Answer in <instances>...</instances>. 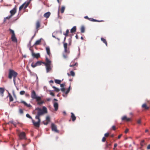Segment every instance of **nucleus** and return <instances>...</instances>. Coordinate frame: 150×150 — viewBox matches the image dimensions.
Here are the masks:
<instances>
[{
	"mask_svg": "<svg viewBox=\"0 0 150 150\" xmlns=\"http://www.w3.org/2000/svg\"><path fill=\"white\" fill-rule=\"evenodd\" d=\"M36 110H38V111L37 115L35 117V119H40V116L47 112V108L45 106H43L42 109L39 108H36L33 112V114H34V113H35V111Z\"/></svg>",
	"mask_w": 150,
	"mask_h": 150,
	"instance_id": "f257e3e1",
	"label": "nucleus"
},
{
	"mask_svg": "<svg viewBox=\"0 0 150 150\" xmlns=\"http://www.w3.org/2000/svg\"><path fill=\"white\" fill-rule=\"evenodd\" d=\"M18 75V73L12 69H10L9 70V73L8 77L10 79H12V76L14 77H16Z\"/></svg>",
	"mask_w": 150,
	"mask_h": 150,
	"instance_id": "f03ea898",
	"label": "nucleus"
},
{
	"mask_svg": "<svg viewBox=\"0 0 150 150\" xmlns=\"http://www.w3.org/2000/svg\"><path fill=\"white\" fill-rule=\"evenodd\" d=\"M38 121L37 122H35L34 120L33 119L32 120V122L34 125L35 127H39L40 125V122L41 121L40 119H37Z\"/></svg>",
	"mask_w": 150,
	"mask_h": 150,
	"instance_id": "7ed1b4c3",
	"label": "nucleus"
},
{
	"mask_svg": "<svg viewBox=\"0 0 150 150\" xmlns=\"http://www.w3.org/2000/svg\"><path fill=\"white\" fill-rule=\"evenodd\" d=\"M51 127L52 131H54L57 133H59V131L57 129V126L53 123L51 124Z\"/></svg>",
	"mask_w": 150,
	"mask_h": 150,
	"instance_id": "20e7f679",
	"label": "nucleus"
},
{
	"mask_svg": "<svg viewBox=\"0 0 150 150\" xmlns=\"http://www.w3.org/2000/svg\"><path fill=\"white\" fill-rule=\"evenodd\" d=\"M42 62L40 61H38L34 64H33L32 63L31 64V66L33 68H35L36 66L40 65L42 63H43Z\"/></svg>",
	"mask_w": 150,
	"mask_h": 150,
	"instance_id": "39448f33",
	"label": "nucleus"
},
{
	"mask_svg": "<svg viewBox=\"0 0 150 150\" xmlns=\"http://www.w3.org/2000/svg\"><path fill=\"white\" fill-rule=\"evenodd\" d=\"M46 62H43V64H45V65H51V61H50L47 57V56H46Z\"/></svg>",
	"mask_w": 150,
	"mask_h": 150,
	"instance_id": "423d86ee",
	"label": "nucleus"
},
{
	"mask_svg": "<svg viewBox=\"0 0 150 150\" xmlns=\"http://www.w3.org/2000/svg\"><path fill=\"white\" fill-rule=\"evenodd\" d=\"M31 96L33 99H35V98L37 96L35 91L34 90L32 91Z\"/></svg>",
	"mask_w": 150,
	"mask_h": 150,
	"instance_id": "0eeeda50",
	"label": "nucleus"
},
{
	"mask_svg": "<svg viewBox=\"0 0 150 150\" xmlns=\"http://www.w3.org/2000/svg\"><path fill=\"white\" fill-rule=\"evenodd\" d=\"M32 56L33 57H35L36 58H38L40 56V54L39 53L35 54L33 52V50H32Z\"/></svg>",
	"mask_w": 150,
	"mask_h": 150,
	"instance_id": "6e6552de",
	"label": "nucleus"
},
{
	"mask_svg": "<svg viewBox=\"0 0 150 150\" xmlns=\"http://www.w3.org/2000/svg\"><path fill=\"white\" fill-rule=\"evenodd\" d=\"M25 134L24 132H22L19 135V137L20 139H25Z\"/></svg>",
	"mask_w": 150,
	"mask_h": 150,
	"instance_id": "1a4fd4ad",
	"label": "nucleus"
},
{
	"mask_svg": "<svg viewBox=\"0 0 150 150\" xmlns=\"http://www.w3.org/2000/svg\"><path fill=\"white\" fill-rule=\"evenodd\" d=\"M11 39L12 41L14 42H17V39L15 36V35H11Z\"/></svg>",
	"mask_w": 150,
	"mask_h": 150,
	"instance_id": "9d476101",
	"label": "nucleus"
},
{
	"mask_svg": "<svg viewBox=\"0 0 150 150\" xmlns=\"http://www.w3.org/2000/svg\"><path fill=\"white\" fill-rule=\"evenodd\" d=\"M16 10L15 8H14L13 9L10 11V13H11V16L13 15L16 12Z\"/></svg>",
	"mask_w": 150,
	"mask_h": 150,
	"instance_id": "9b49d317",
	"label": "nucleus"
},
{
	"mask_svg": "<svg viewBox=\"0 0 150 150\" xmlns=\"http://www.w3.org/2000/svg\"><path fill=\"white\" fill-rule=\"evenodd\" d=\"M21 102L23 103L24 105L28 107H32V105L30 104H27L25 101L23 100H21Z\"/></svg>",
	"mask_w": 150,
	"mask_h": 150,
	"instance_id": "f8f14e48",
	"label": "nucleus"
},
{
	"mask_svg": "<svg viewBox=\"0 0 150 150\" xmlns=\"http://www.w3.org/2000/svg\"><path fill=\"white\" fill-rule=\"evenodd\" d=\"M54 108L55 110L57 111L58 108V104L57 102H54Z\"/></svg>",
	"mask_w": 150,
	"mask_h": 150,
	"instance_id": "ddd939ff",
	"label": "nucleus"
},
{
	"mask_svg": "<svg viewBox=\"0 0 150 150\" xmlns=\"http://www.w3.org/2000/svg\"><path fill=\"white\" fill-rule=\"evenodd\" d=\"M4 91V89L3 88H0V96L2 97L3 96Z\"/></svg>",
	"mask_w": 150,
	"mask_h": 150,
	"instance_id": "4468645a",
	"label": "nucleus"
},
{
	"mask_svg": "<svg viewBox=\"0 0 150 150\" xmlns=\"http://www.w3.org/2000/svg\"><path fill=\"white\" fill-rule=\"evenodd\" d=\"M46 67V70L47 73H48L51 69L50 65H45Z\"/></svg>",
	"mask_w": 150,
	"mask_h": 150,
	"instance_id": "2eb2a0df",
	"label": "nucleus"
},
{
	"mask_svg": "<svg viewBox=\"0 0 150 150\" xmlns=\"http://www.w3.org/2000/svg\"><path fill=\"white\" fill-rule=\"evenodd\" d=\"M50 15V12H47L45 13L44 15V16L46 18H48Z\"/></svg>",
	"mask_w": 150,
	"mask_h": 150,
	"instance_id": "dca6fc26",
	"label": "nucleus"
},
{
	"mask_svg": "<svg viewBox=\"0 0 150 150\" xmlns=\"http://www.w3.org/2000/svg\"><path fill=\"white\" fill-rule=\"evenodd\" d=\"M76 26H74L70 30V32L73 33L75 32L76 31Z\"/></svg>",
	"mask_w": 150,
	"mask_h": 150,
	"instance_id": "f3484780",
	"label": "nucleus"
},
{
	"mask_svg": "<svg viewBox=\"0 0 150 150\" xmlns=\"http://www.w3.org/2000/svg\"><path fill=\"white\" fill-rule=\"evenodd\" d=\"M71 118L72 121H74L76 119V117L74 115V114L73 112L71 113Z\"/></svg>",
	"mask_w": 150,
	"mask_h": 150,
	"instance_id": "a211bd4d",
	"label": "nucleus"
},
{
	"mask_svg": "<svg viewBox=\"0 0 150 150\" xmlns=\"http://www.w3.org/2000/svg\"><path fill=\"white\" fill-rule=\"evenodd\" d=\"M42 39V38H40V39L38 40H37L36 42H35L33 46L34 45H39L40 42H41V40Z\"/></svg>",
	"mask_w": 150,
	"mask_h": 150,
	"instance_id": "6ab92c4d",
	"label": "nucleus"
},
{
	"mask_svg": "<svg viewBox=\"0 0 150 150\" xmlns=\"http://www.w3.org/2000/svg\"><path fill=\"white\" fill-rule=\"evenodd\" d=\"M101 40L105 44L106 46H107V43L106 40L105 39H104L103 38H101Z\"/></svg>",
	"mask_w": 150,
	"mask_h": 150,
	"instance_id": "aec40b11",
	"label": "nucleus"
},
{
	"mask_svg": "<svg viewBox=\"0 0 150 150\" xmlns=\"http://www.w3.org/2000/svg\"><path fill=\"white\" fill-rule=\"evenodd\" d=\"M46 49L47 54L48 55H50V50L49 47H46Z\"/></svg>",
	"mask_w": 150,
	"mask_h": 150,
	"instance_id": "412c9836",
	"label": "nucleus"
},
{
	"mask_svg": "<svg viewBox=\"0 0 150 150\" xmlns=\"http://www.w3.org/2000/svg\"><path fill=\"white\" fill-rule=\"evenodd\" d=\"M52 87L54 89V91L57 92H59L60 90L59 89L55 86H52Z\"/></svg>",
	"mask_w": 150,
	"mask_h": 150,
	"instance_id": "4be33fe9",
	"label": "nucleus"
},
{
	"mask_svg": "<svg viewBox=\"0 0 150 150\" xmlns=\"http://www.w3.org/2000/svg\"><path fill=\"white\" fill-rule=\"evenodd\" d=\"M142 107L143 108H144L145 109L148 110L149 108V107H147L146 103H144L142 105Z\"/></svg>",
	"mask_w": 150,
	"mask_h": 150,
	"instance_id": "5701e85b",
	"label": "nucleus"
},
{
	"mask_svg": "<svg viewBox=\"0 0 150 150\" xmlns=\"http://www.w3.org/2000/svg\"><path fill=\"white\" fill-rule=\"evenodd\" d=\"M40 23L39 21H37L36 23V28L38 29L40 27Z\"/></svg>",
	"mask_w": 150,
	"mask_h": 150,
	"instance_id": "b1692460",
	"label": "nucleus"
},
{
	"mask_svg": "<svg viewBox=\"0 0 150 150\" xmlns=\"http://www.w3.org/2000/svg\"><path fill=\"white\" fill-rule=\"evenodd\" d=\"M69 29H67L66 31V32L65 33H63V35L66 36V37H67L68 36V33H69Z\"/></svg>",
	"mask_w": 150,
	"mask_h": 150,
	"instance_id": "393cba45",
	"label": "nucleus"
},
{
	"mask_svg": "<svg viewBox=\"0 0 150 150\" xmlns=\"http://www.w3.org/2000/svg\"><path fill=\"white\" fill-rule=\"evenodd\" d=\"M35 99L37 101H39L41 100V98L39 96H37L35 98Z\"/></svg>",
	"mask_w": 150,
	"mask_h": 150,
	"instance_id": "a878e982",
	"label": "nucleus"
},
{
	"mask_svg": "<svg viewBox=\"0 0 150 150\" xmlns=\"http://www.w3.org/2000/svg\"><path fill=\"white\" fill-rule=\"evenodd\" d=\"M72 38V37H71V38H69L68 40V42H69L68 45L69 46H70L71 45V41H72V40H71Z\"/></svg>",
	"mask_w": 150,
	"mask_h": 150,
	"instance_id": "bb28decb",
	"label": "nucleus"
},
{
	"mask_svg": "<svg viewBox=\"0 0 150 150\" xmlns=\"http://www.w3.org/2000/svg\"><path fill=\"white\" fill-rule=\"evenodd\" d=\"M55 82L58 84H60L61 82V81L59 80L55 79Z\"/></svg>",
	"mask_w": 150,
	"mask_h": 150,
	"instance_id": "cd10ccee",
	"label": "nucleus"
},
{
	"mask_svg": "<svg viewBox=\"0 0 150 150\" xmlns=\"http://www.w3.org/2000/svg\"><path fill=\"white\" fill-rule=\"evenodd\" d=\"M81 33H84L85 32V28L83 26L81 27Z\"/></svg>",
	"mask_w": 150,
	"mask_h": 150,
	"instance_id": "c85d7f7f",
	"label": "nucleus"
},
{
	"mask_svg": "<svg viewBox=\"0 0 150 150\" xmlns=\"http://www.w3.org/2000/svg\"><path fill=\"white\" fill-rule=\"evenodd\" d=\"M71 86L70 85L69 86L68 89H67V90L66 91V92H65V94H67L69 92Z\"/></svg>",
	"mask_w": 150,
	"mask_h": 150,
	"instance_id": "c756f323",
	"label": "nucleus"
},
{
	"mask_svg": "<svg viewBox=\"0 0 150 150\" xmlns=\"http://www.w3.org/2000/svg\"><path fill=\"white\" fill-rule=\"evenodd\" d=\"M26 116L27 117L31 119L32 121V120H33L31 116H30L29 114L28 113L26 115Z\"/></svg>",
	"mask_w": 150,
	"mask_h": 150,
	"instance_id": "7c9ffc66",
	"label": "nucleus"
},
{
	"mask_svg": "<svg viewBox=\"0 0 150 150\" xmlns=\"http://www.w3.org/2000/svg\"><path fill=\"white\" fill-rule=\"evenodd\" d=\"M24 3H25V5H24V6L23 8H24V9H25L28 6L29 4V3L28 2L27 3H26V2H25Z\"/></svg>",
	"mask_w": 150,
	"mask_h": 150,
	"instance_id": "2f4dec72",
	"label": "nucleus"
},
{
	"mask_svg": "<svg viewBox=\"0 0 150 150\" xmlns=\"http://www.w3.org/2000/svg\"><path fill=\"white\" fill-rule=\"evenodd\" d=\"M9 30L10 32L12 33V35H15V34L14 33V32L13 30H12V29H9Z\"/></svg>",
	"mask_w": 150,
	"mask_h": 150,
	"instance_id": "473e14b6",
	"label": "nucleus"
},
{
	"mask_svg": "<svg viewBox=\"0 0 150 150\" xmlns=\"http://www.w3.org/2000/svg\"><path fill=\"white\" fill-rule=\"evenodd\" d=\"M65 7L64 6H62L61 9V13H63L64 12L65 10Z\"/></svg>",
	"mask_w": 150,
	"mask_h": 150,
	"instance_id": "72a5a7b5",
	"label": "nucleus"
},
{
	"mask_svg": "<svg viewBox=\"0 0 150 150\" xmlns=\"http://www.w3.org/2000/svg\"><path fill=\"white\" fill-rule=\"evenodd\" d=\"M25 3H24L23 4H22L19 8V10H21L23 7L24 6V5H25Z\"/></svg>",
	"mask_w": 150,
	"mask_h": 150,
	"instance_id": "f704fd0d",
	"label": "nucleus"
},
{
	"mask_svg": "<svg viewBox=\"0 0 150 150\" xmlns=\"http://www.w3.org/2000/svg\"><path fill=\"white\" fill-rule=\"evenodd\" d=\"M70 74L71 75L73 76H75V73L73 71H70Z\"/></svg>",
	"mask_w": 150,
	"mask_h": 150,
	"instance_id": "c9c22d12",
	"label": "nucleus"
},
{
	"mask_svg": "<svg viewBox=\"0 0 150 150\" xmlns=\"http://www.w3.org/2000/svg\"><path fill=\"white\" fill-rule=\"evenodd\" d=\"M46 120H47V122H49L50 121V117L49 116H47L46 117Z\"/></svg>",
	"mask_w": 150,
	"mask_h": 150,
	"instance_id": "e433bc0d",
	"label": "nucleus"
},
{
	"mask_svg": "<svg viewBox=\"0 0 150 150\" xmlns=\"http://www.w3.org/2000/svg\"><path fill=\"white\" fill-rule=\"evenodd\" d=\"M25 93V91H22L20 92V94L21 95H23Z\"/></svg>",
	"mask_w": 150,
	"mask_h": 150,
	"instance_id": "4c0bfd02",
	"label": "nucleus"
},
{
	"mask_svg": "<svg viewBox=\"0 0 150 150\" xmlns=\"http://www.w3.org/2000/svg\"><path fill=\"white\" fill-rule=\"evenodd\" d=\"M49 91L50 92V94L53 96H54L55 95L54 93L52 92L51 90H50Z\"/></svg>",
	"mask_w": 150,
	"mask_h": 150,
	"instance_id": "58836bf2",
	"label": "nucleus"
},
{
	"mask_svg": "<svg viewBox=\"0 0 150 150\" xmlns=\"http://www.w3.org/2000/svg\"><path fill=\"white\" fill-rule=\"evenodd\" d=\"M13 99L12 96H10V97H9V101L10 102H11V101H13Z\"/></svg>",
	"mask_w": 150,
	"mask_h": 150,
	"instance_id": "ea45409f",
	"label": "nucleus"
},
{
	"mask_svg": "<svg viewBox=\"0 0 150 150\" xmlns=\"http://www.w3.org/2000/svg\"><path fill=\"white\" fill-rule=\"evenodd\" d=\"M67 43H64V48H67Z\"/></svg>",
	"mask_w": 150,
	"mask_h": 150,
	"instance_id": "a19ab883",
	"label": "nucleus"
},
{
	"mask_svg": "<svg viewBox=\"0 0 150 150\" xmlns=\"http://www.w3.org/2000/svg\"><path fill=\"white\" fill-rule=\"evenodd\" d=\"M137 123L139 124H140L141 122V119H139L137 121Z\"/></svg>",
	"mask_w": 150,
	"mask_h": 150,
	"instance_id": "79ce46f5",
	"label": "nucleus"
},
{
	"mask_svg": "<svg viewBox=\"0 0 150 150\" xmlns=\"http://www.w3.org/2000/svg\"><path fill=\"white\" fill-rule=\"evenodd\" d=\"M89 21H96V19H94L92 18H90Z\"/></svg>",
	"mask_w": 150,
	"mask_h": 150,
	"instance_id": "37998d69",
	"label": "nucleus"
},
{
	"mask_svg": "<svg viewBox=\"0 0 150 150\" xmlns=\"http://www.w3.org/2000/svg\"><path fill=\"white\" fill-rule=\"evenodd\" d=\"M31 40H30L29 41V43L28 45V47H31Z\"/></svg>",
	"mask_w": 150,
	"mask_h": 150,
	"instance_id": "c03bdc74",
	"label": "nucleus"
},
{
	"mask_svg": "<svg viewBox=\"0 0 150 150\" xmlns=\"http://www.w3.org/2000/svg\"><path fill=\"white\" fill-rule=\"evenodd\" d=\"M44 103V102L43 101H42L40 102H38V104L39 105H41Z\"/></svg>",
	"mask_w": 150,
	"mask_h": 150,
	"instance_id": "a18cd8bd",
	"label": "nucleus"
},
{
	"mask_svg": "<svg viewBox=\"0 0 150 150\" xmlns=\"http://www.w3.org/2000/svg\"><path fill=\"white\" fill-rule=\"evenodd\" d=\"M65 88L64 87L62 88L61 89V90L62 92H64L65 90Z\"/></svg>",
	"mask_w": 150,
	"mask_h": 150,
	"instance_id": "49530a36",
	"label": "nucleus"
},
{
	"mask_svg": "<svg viewBox=\"0 0 150 150\" xmlns=\"http://www.w3.org/2000/svg\"><path fill=\"white\" fill-rule=\"evenodd\" d=\"M19 112L21 114H23V110L21 109H19Z\"/></svg>",
	"mask_w": 150,
	"mask_h": 150,
	"instance_id": "de8ad7c7",
	"label": "nucleus"
},
{
	"mask_svg": "<svg viewBox=\"0 0 150 150\" xmlns=\"http://www.w3.org/2000/svg\"><path fill=\"white\" fill-rule=\"evenodd\" d=\"M127 117L126 116H125L122 117V120H126Z\"/></svg>",
	"mask_w": 150,
	"mask_h": 150,
	"instance_id": "09e8293b",
	"label": "nucleus"
},
{
	"mask_svg": "<svg viewBox=\"0 0 150 150\" xmlns=\"http://www.w3.org/2000/svg\"><path fill=\"white\" fill-rule=\"evenodd\" d=\"M11 15H10L9 16H8L5 17V19H9L11 17Z\"/></svg>",
	"mask_w": 150,
	"mask_h": 150,
	"instance_id": "8fccbe9b",
	"label": "nucleus"
},
{
	"mask_svg": "<svg viewBox=\"0 0 150 150\" xmlns=\"http://www.w3.org/2000/svg\"><path fill=\"white\" fill-rule=\"evenodd\" d=\"M42 123H43V124L44 125H47L48 124V123L49 122H45L44 121H43L42 122Z\"/></svg>",
	"mask_w": 150,
	"mask_h": 150,
	"instance_id": "3c124183",
	"label": "nucleus"
},
{
	"mask_svg": "<svg viewBox=\"0 0 150 150\" xmlns=\"http://www.w3.org/2000/svg\"><path fill=\"white\" fill-rule=\"evenodd\" d=\"M112 128L114 130H115L116 129L115 127V125H113L112 126Z\"/></svg>",
	"mask_w": 150,
	"mask_h": 150,
	"instance_id": "603ef678",
	"label": "nucleus"
},
{
	"mask_svg": "<svg viewBox=\"0 0 150 150\" xmlns=\"http://www.w3.org/2000/svg\"><path fill=\"white\" fill-rule=\"evenodd\" d=\"M102 141L103 142H105V137H103V138H102Z\"/></svg>",
	"mask_w": 150,
	"mask_h": 150,
	"instance_id": "864d4df0",
	"label": "nucleus"
},
{
	"mask_svg": "<svg viewBox=\"0 0 150 150\" xmlns=\"http://www.w3.org/2000/svg\"><path fill=\"white\" fill-rule=\"evenodd\" d=\"M109 135V134L108 133H105L104 134V136L105 137H108Z\"/></svg>",
	"mask_w": 150,
	"mask_h": 150,
	"instance_id": "5fc2aeb1",
	"label": "nucleus"
},
{
	"mask_svg": "<svg viewBox=\"0 0 150 150\" xmlns=\"http://www.w3.org/2000/svg\"><path fill=\"white\" fill-rule=\"evenodd\" d=\"M65 85V84L64 83L61 84H60V86L62 88L64 87V86Z\"/></svg>",
	"mask_w": 150,
	"mask_h": 150,
	"instance_id": "6e6d98bb",
	"label": "nucleus"
},
{
	"mask_svg": "<svg viewBox=\"0 0 150 150\" xmlns=\"http://www.w3.org/2000/svg\"><path fill=\"white\" fill-rule=\"evenodd\" d=\"M111 144H108V143L107 142L106 144V146L107 147H108L109 146H110Z\"/></svg>",
	"mask_w": 150,
	"mask_h": 150,
	"instance_id": "4d7b16f0",
	"label": "nucleus"
},
{
	"mask_svg": "<svg viewBox=\"0 0 150 150\" xmlns=\"http://www.w3.org/2000/svg\"><path fill=\"white\" fill-rule=\"evenodd\" d=\"M147 149H150V144H149L147 147Z\"/></svg>",
	"mask_w": 150,
	"mask_h": 150,
	"instance_id": "13d9d810",
	"label": "nucleus"
},
{
	"mask_svg": "<svg viewBox=\"0 0 150 150\" xmlns=\"http://www.w3.org/2000/svg\"><path fill=\"white\" fill-rule=\"evenodd\" d=\"M131 120V119L130 118H127L126 120L127 121L129 122V121H130Z\"/></svg>",
	"mask_w": 150,
	"mask_h": 150,
	"instance_id": "bf43d9fd",
	"label": "nucleus"
},
{
	"mask_svg": "<svg viewBox=\"0 0 150 150\" xmlns=\"http://www.w3.org/2000/svg\"><path fill=\"white\" fill-rule=\"evenodd\" d=\"M129 131V129H126L125 131V133H127Z\"/></svg>",
	"mask_w": 150,
	"mask_h": 150,
	"instance_id": "052dcab7",
	"label": "nucleus"
},
{
	"mask_svg": "<svg viewBox=\"0 0 150 150\" xmlns=\"http://www.w3.org/2000/svg\"><path fill=\"white\" fill-rule=\"evenodd\" d=\"M63 57L64 58H67V56L65 54H63Z\"/></svg>",
	"mask_w": 150,
	"mask_h": 150,
	"instance_id": "680f3d73",
	"label": "nucleus"
},
{
	"mask_svg": "<svg viewBox=\"0 0 150 150\" xmlns=\"http://www.w3.org/2000/svg\"><path fill=\"white\" fill-rule=\"evenodd\" d=\"M84 18H86V19H88L89 20V18H88V17L87 16H85L84 17Z\"/></svg>",
	"mask_w": 150,
	"mask_h": 150,
	"instance_id": "e2e57ef3",
	"label": "nucleus"
},
{
	"mask_svg": "<svg viewBox=\"0 0 150 150\" xmlns=\"http://www.w3.org/2000/svg\"><path fill=\"white\" fill-rule=\"evenodd\" d=\"M16 77H15V76L13 77V81H16Z\"/></svg>",
	"mask_w": 150,
	"mask_h": 150,
	"instance_id": "0e129e2a",
	"label": "nucleus"
},
{
	"mask_svg": "<svg viewBox=\"0 0 150 150\" xmlns=\"http://www.w3.org/2000/svg\"><path fill=\"white\" fill-rule=\"evenodd\" d=\"M122 134H121L119 135L118 137V139H120V137H121L122 136Z\"/></svg>",
	"mask_w": 150,
	"mask_h": 150,
	"instance_id": "69168bd1",
	"label": "nucleus"
},
{
	"mask_svg": "<svg viewBox=\"0 0 150 150\" xmlns=\"http://www.w3.org/2000/svg\"><path fill=\"white\" fill-rule=\"evenodd\" d=\"M49 83H53L54 81L53 80H51L50 81H49Z\"/></svg>",
	"mask_w": 150,
	"mask_h": 150,
	"instance_id": "338daca9",
	"label": "nucleus"
},
{
	"mask_svg": "<svg viewBox=\"0 0 150 150\" xmlns=\"http://www.w3.org/2000/svg\"><path fill=\"white\" fill-rule=\"evenodd\" d=\"M46 100L47 101H50L51 99L50 98H47Z\"/></svg>",
	"mask_w": 150,
	"mask_h": 150,
	"instance_id": "774afa93",
	"label": "nucleus"
}]
</instances>
